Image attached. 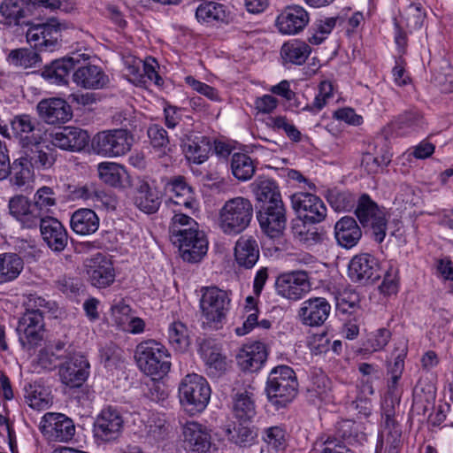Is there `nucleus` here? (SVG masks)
<instances>
[{"label": "nucleus", "instance_id": "f257e3e1", "mask_svg": "<svg viewBox=\"0 0 453 453\" xmlns=\"http://www.w3.org/2000/svg\"><path fill=\"white\" fill-rule=\"evenodd\" d=\"M164 190L168 196L166 205L172 208L174 213L169 227L171 241L184 240V234L198 227L197 222L183 211H192L195 207L193 189L187 184L183 176H175L166 180Z\"/></svg>", "mask_w": 453, "mask_h": 453}, {"label": "nucleus", "instance_id": "f03ea898", "mask_svg": "<svg viewBox=\"0 0 453 453\" xmlns=\"http://www.w3.org/2000/svg\"><path fill=\"white\" fill-rule=\"evenodd\" d=\"M253 204L243 196L226 200L218 214V226L226 235H238L245 231L253 219Z\"/></svg>", "mask_w": 453, "mask_h": 453}, {"label": "nucleus", "instance_id": "7ed1b4c3", "mask_svg": "<svg viewBox=\"0 0 453 453\" xmlns=\"http://www.w3.org/2000/svg\"><path fill=\"white\" fill-rule=\"evenodd\" d=\"M269 402L278 409L286 407L297 395L298 381L295 371L288 365L274 367L266 381Z\"/></svg>", "mask_w": 453, "mask_h": 453}, {"label": "nucleus", "instance_id": "20e7f679", "mask_svg": "<svg viewBox=\"0 0 453 453\" xmlns=\"http://www.w3.org/2000/svg\"><path fill=\"white\" fill-rule=\"evenodd\" d=\"M134 357L139 369L145 374L163 378L171 368L170 355L161 343L148 340L136 347Z\"/></svg>", "mask_w": 453, "mask_h": 453}, {"label": "nucleus", "instance_id": "39448f33", "mask_svg": "<svg viewBox=\"0 0 453 453\" xmlns=\"http://www.w3.org/2000/svg\"><path fill=\"white\" fill-rule=\"evenodd\" d=\"M180 403L190 415L202 412L209 403L211 388L207 380L196 373L186 375L179 385Z\"/></svg>", "mask_w": 453, "mask_h": 453}, {"label": "nucleus", "instance_id": "423d86ee", "mask_svg": "<svg viewBox=\"0 0 453 453\" xmlns=\"http://www.w3.org/2000/svg\"><path fill=\"white\" fill-rule=\"evenodd\" d=\"M355 214L364 227L371 228L374 240L381 243L388 228V219L383 209H380L367 194H363L357 200Z\"/></svg>", "mask_w": 453, "mask_h": 453}, {"label": "nucleus", "instance_id": "0eeeda50", "mask_svg": "<svg viewBox=\"0 0 453 453\" xmlns=\"http://www.w3.org/2000/svg\"><path fill=\"white\" fill-rule=\"evenodd\" d=\"M133 136L126 129H113L96 134L92 140L95 152L105 157L125 155L131 149Z\"/></svg>", "mask_w": 453, "mask_h": 453}, {"label": "nucleus", "instance_id": "6e6552de", "mask_svg": "<svg viewBox=\"0 0 453 453\" xmlns=\"http://www.w3.org/2000/svg\"><path fill=\"white\" fill-rule=\"evenodd\" d=\"M200 309L207 324L215 326L226 318L230 299L226 291L217 287L201 289Z\"/></svg>", "mask_w": 453, "mask_h": 453}, {"label": "nucleus", "instance_id": "1a4fd4ad", "mask_svg": "<svg viewBox=\"0 0 453 453\" xmlns=\"http://www.w3.org/2000/svg\"><path fill=\"white\" fill-rule=\"evenodd\" d=\"M19 342L27 351L39 347L44 337V319L42 311L24 312L16 328Z\"/></svg>", "mask_w": 453, "mask_h": 453}, {"label": "nucleus", "instance_id": "9d476101", "mask_svg": "<svg viewBox=\"0 0 453 453\" xmlns=\"http://www.w3.org/2000/svg\"><path fill=\"white\" fill-rule=\"evenodd\" d=\"M41 433L50 441L66 442L75 434L73 421L62 413L47 412L39 426Z\"/></svg>", "mask_w": 453, "mask_h": 453}, {"label": "nucleus", "instance_id": "9b49d317", "mask_svg": "<svg viewBox=\"0 0 453 453\" xmlns=\"http://www.w3.org/2000/svg\"><path fill=\"white\" fill-rule=\"evenodd\" d=\"M279 296L292 301L303 298L311 290L309 276L304 271H293L280 274L275 280Z\"/></svg>", "mask_w": 453, "mask_h": 453}, {"label": "nucleus", "instance_id": "f8f14e48", "mask_svg": "<svg viewBox=\"0 0 453 453\" xmlns=\"http://www.w3.org/2000/svg\"><path fill=\"white\" fill-rule=\"evenodd\" d=\"M263 232L271 238L280 236L286 228L287 216L283 201L263 204L257 215Z\"/></svg>", "mask_w": 453, "mask_h": 453}, {"label": "nucleus", "instance_id": "ddd939ff", "mask_svg": "<svg viewBox=\"0 0 453 453\" xmlns=\"http://www.w3.org/2000/svg\"><path fill=\"white\" fill-rule=\"evenodd\" d=\"M380 275L378 259L368 253L354 256L349 264V276L354 282L364 285L373 283Z\"/></svg>", "mask_w": 453, "mask_h": 453}, {"label": "nucleus", "instance_id": "4468645a", "mask_svg": "<svg viewBox=\"0 0 453 453\" xmlns=\"http://www.w3.org/2000/svg\"><path fill=\"white\" fill-rule=\"evenodd\" d=\"M291 203L293 209L305 221L311 223H319L326 217V207L322 200L311 193L299 192L291 196Z\"/></svg>", "mask_w": 453, "mask_h": 453}, {"label": "nucleus", "instance_id": "2eb2a0df", "mask_svg": "<svg viewBox=\"0 0 453 453\" xmlns=\"http://www.w3.org/2000/svg\"><path fill=\"white\" fill-rule=\"evenodd\" d=\"M85 272L91 285L98 288L111 286L115 280L111 261L101 253L86 260Z\"/></svg>", "mask_w": 453, "mask_h": 453}, {"label": "nucleus", "instance_id": "dca6fc26", "mask_svg": "<svg viewBox=\"0 0 453 453\" xmlns=\"http://www.w3.org/2000/svg\"><path fill=\"white\" fill-rule=\"evenodd\" d=\"M48 138L52 146L69 151L82 150L90 140L86 130L70 126L49 133Z\"/></svg>", "mask_w": 453, "mask_h": 453}, {"label": "nucleus", "instance_id": "f3484780", "mask_svg": "<svg viewBox=\"0 0 453 453\" xmlns=\"http://www.w3.org/2000/svg\"><path fill=\"white\" fill-rule=\"evenodd\" d=\"M120 412L111 406L103 409L94 424L95 436L104 441H111L119 437L123 428Z\"/></svg>", "mask_w": 453, "mask_h": 453}, {"label": "nucleus", "instance_id": "a211bd4d", "mask_svg": "<svg viewBox=\"0 0 453 453\" xmlns=\"http://www.w3.org/2000/svg\"><path fill=\"white\" fill-rule=\"evenodd\" d=\"M88 362L84 356L78 353H68L65 360L59 365L61 381L70 388L82 385L88 375Z\"/></svg>", "mask_w": 453, "mask_h": 453}, {"label": "nucleus", "instance_id": "6ab92c4d", "mask_svg": "<svg viewBox=\"0 0 453 453\" xmlns=\"http://www.w3.org/2000/svg\"><path fill=\"white\" fill-rule=\"evenodd\" d=\"M22 153L33 168L50 169L57 158V151L50 146H42L35 137L22 139Z\"/></svg>", "mask_w": 453, "mask_h": 453}, {"label": "nucleus", "instance_id": "aec40b11", "mask_svg": "<svg viewBox=\"0 0 453 453\" xmlns=\"http://www.w3.org/2000/svg\"><path fill=\"white\" fill-rule=\"evenodd\" d=\"M9 213L23 228L33 229L38 226L42 215L38 209L28 197L23 195H16L10 198L8 203Z\"/></svg>", "mask_w": 453, "mask_h": 453}, {"label": "nucleus", "instance_id": "412c9836", "mask_svg": "<svg viewBox=\"0 0 453 453\" xmlns=\"http://www.w3.org/2000/svg\"><path fill=\"white\" fill-rule=\"evenodd\" d=\"M184 240L179 242H172L177 246L180 255L184 261L188 263L199 262L207 253L208 242L203 232L196 229L184 234Z\"/></svg>", "mask_w": 453, "mask_h": 453}, {"label": "nucleus", "instance_id": "4be33fe9", "mask_svg": "<svg viewBox=\"0 0 453 453\" xmlns=\"http://www.w3.org/2000/svg\"><path fill=\"white\" fill-rule=\"evenodd\" d=\"M331 305L325 297H311L298 310V319L307 326H320L328 319Z\"/></svg>", "mask_w": 453, "mask_h": 453}, {"label": "nucleus", "instance_id": "5701e85b", "mask_svg": "<svg viewBox=\"0 0 453 453\" xmlns=\"http://www.w3.org/2000/svg\"><path fill=\"white\" fill-rule=\"evenodd\" d=\"M183 446L189 453H207L211 445L210 430L197 422H188L183 426Z\"/></svg>", "mask_w": 453, "mask_h": 453}, {"label": "nucleus", "instance_id": "b1692460", "mask_svg": "<svg viewBox=\"0 0 453 453\" xmlns=\"http://www.w3.org/2000/svg\"><path fill=\"white\" fill-rule=\"evenodd\" d=\"M310 16L307 11L300 5H289L284 8L276 19V27L283 35H294L304 29L308 25Z\"/></svg>", "mask_w": 453, "mask_h": 453}, {"label": "nucleus", "instance_id": "393cba45", "mask_svg": "<svg viewBox=\"0 0 453 453\" xmlns=\"http://www.w3.org/2000/svg\"><path fill=\"white\" fill-rule=\"evenodd\" d=\"M38 226L42 240L50 250L58 252L65 250L68 243V234L58 219L46 216L42 218Z\"/></svg>", "mask_w": 453, "mask_h": 453}, {"label": "nucleus", "instance_id": "a878e982", "mask_svg": "<svg viewBox=\"0 0 453 453\" xmlns=\"http://www.w3.org/2000/svg\"><path fill=\"white\" fill-rule=\"evenodd\" d=\"M39 117L47 124L56 125L71 119L70 105L61 98L43 99L37 104Z\"/></svg>", "mask_w": 453, "mask_h": 453}, {"label": "nucleus", "instance_id": "bb28decb", "mask_svg": "<svg viewBox=\"0 0 453 453\" xmlns=\"http://www.w3.org/2000/svg\"><path fill=\"white\" fill-rule=\"evenodd\" d=\"M73 81L77 86L87 89L103 88L109 81L102 68L95 65L77 67Z\"/></svg>", "mask_w": 453, "mask_h": 453}, {"label": "nucleus", "instance_id": "cd10ccee", "mask_svg": "<svg viewBox=\"0 0 453 453\" xmlns=\"http://www.w3.org/2000/svg\"><path fill=\"white\" fill-rule=\"evenodd\" d=\"M267 353L262 342L245 345L237 354L236 360L240 368L244 372H256L265 362Z\"/></svg>", "mask_w": 453, "mask_h": 453}, {"label": "nucleus", "instance_id": "c85d7f7f", "mask_svg": "<svg viewBox=\"0 0 453 453\" xmlns=\"http://www.w3.org/2000/svg\"><path fill=\"white\" fill-rule=\"evenodd\" d=\"M234 258L240 267L253 268L259 258L257 240L251 235H242L234 246Z\"/></svg>", "mask_w": 453, "mask_h": 453}, {"label": "nucleus", "instance_id": "c756f323", "mask_svg": "<svg viewBox=\"0 0 453 453\" xmlns=\"http://www.w3.org/2000/svg\"><path fill=\"white\" fill-rule=\"evenodd\" d=\"M334 236L340 246L345 249H351L361 239L362 231L354 218L345 216L336 222Z\"/></svg>", "mask_w": 453, "mask_h": 453}, {"label": "nucleus", "instance_id": "7c9ffc66", "mask_svg": "<svg viewBox=\"0 0 453 453\" xmlns=\"http://www.w3.org/2000/svg\"><path fill=\"white\" fill-rule=\"evenodd\" d=\"M0 14L8 26L30 25L26 19L31 15V7L24 0H4L0 4Z\"/></svg>", "mask_w": 453, "mask_h": 453}, {"label": "nucleus", "instance_id": "2f4dec72", "mask_svg": "<svg viewBox=\"0 0 453 453\" xmlns=\"http://www.w3.org/2000/svg\"><path fill=\"white\" fill-rule=\"evenodd\" d=\"M78 63L79 59L73 57L56 59L44 67L42 76L52 83L67 84L69 74Z\"/></svg>", "mask_w": 453, "mask_h": 453}, {"label": "nucleus", "instance_id": "473e14b6", "mask_svg": "<svg viewBox=\"0 0 453 453\" xmlns=\"http://www.w3.org/2000/svg\"><path fill=\"white\" fill-rule=\"evenodd\" d=\"M395 411L392 407L387 408L386 414H382L384 418L383 436L385 437L386 453H399L402 448V431L395 419Z\"/></svg>", "mask_w": 453, "mask_h": 453}, {"label": "nucleus", "instance_id": "72a5a7b5", "mask_svg": "<svg viewBox=\"0 0 453 453\" xmlns=\"http://www.w3.org/2000/svg\"><path fill=\"white\" fill-rule=\"evenodd\" d=\"M227 439L232 443L241 447L248 448L256 443L257 438V431L250 422L243 421L234 422L232 426L226 428Z\"/></svg>", "mask_w": 453, "mask_h": 453}, {"label": "nucleus", "instance_id": "f704fd0d", "mask_svg": "<svg viewBox=\"0 0 453 453\" xmlns=\"http://www.w3.org/2000/svg\"><path fill=\"white\" fill-rule=\"evenodd\" d=\"M202 357L206 365V373L212 378H218L226 371V361L217 346L203 343L201 346Z\"/></svg>", "mask_w": 453, "mask_h": 453}, {"label": "nucleus", "instance_id": "c9c22d12", "mask_svg": "<svg viewBox=\"0 0 453 453\" xmlns=\"http://www.w3.org/2000/svg\"><path fill=\"white\" fill-rule=\"evenodd\" d=\"M183 152L187 159L195 164L203 163L209 157L211 151V142L204 136L195 137L188 136L182 144Z\"/></svg>", "mask_w": 453, "mask_h": 453}, {"label": "nucleus", "instance_id": "e433bc0d", "mask_svg": "<svg viewBox=\"0 0 453 453\" xmlns=\"http://www.w3.org/2000/svg\"><path fill=\"white\" fill-rule=\"evenodd\" d=\"M71 226L76 234L88 235L94 234L98 229L99 218L90 209H80L72 215Z\"/></svg>", "mask_w": 453, "mask_h": 453}, {"label": "nucleus", "instance_id": "4c0bfd02", "mask_svg": "<svg viewBox=\"0 0 453 453\" xmlns=\"http://www.w3.org/2000/svg\"><path fill=\"white\" fill-rule=\"evenodd\" d=\"M134 201L141 211L149 214L156 212L161 204L158 192L146 181H142L136 188Z\"/></svg>", "mask_w": 453, "mask_h": 453}, {"label": "nucleus", "instance_id": "58836bf2", "mask_svg": "<svg viewBox=\"0 0 453 453\" xmlns=\"http://www.w3.org/2000/svg\"><path fill=\"white\" fill-rule=\"evenodd\" d=\"M233 412L237 421L251 422L256 416V405L252 396L247 392L237 393L234 397Z\"/></svg>", "mask_w": 453, "mask_h": 453}, {"label": "nucleus", "instance_id": "ea45409f", "mask_svg": "<svg viewBox=\"0 0 453 453\" xmlns=\"http://www.w3.org/2000/svg\"><path fill=\"white\" fill-rule=\"evenodd\" d=\"M23 269V261L15 253L0 255V284L15 280Z\"/></svg>", "mask_w": 453, "mask_h": 453}, {"label": "nucleus", "instance_id": "a19ab883", "mask_svg": "<svg viewBox=\"0 0 453 453\" xmlns=\"http://www.w3.org/2000/svg\"><path fill=\"white\" fill-rule=\"evenodd\" d=\"M281 58L285 63L303 65L311 54V47L299 41L284 43L280 50Z\"/></svg>", "mask_w": 453, "mask_h": 453}, {"label": "nucleus", "instance_id": "79ce46f5", "mask_svg": "<svg viewBox=\"0 0 453 453\" xmlns=\"http://www.w3.org/2000/svg\"><path fill=\"white\" fill-rule=\"evenodd\" d=\"M198 21L211 23L213 21L227 22L228 13L226 6L216 2H208L200 4L196 11Z\"/></svg>", "mask_w": 453, "mask_h": 453}, {"label": "nucleus", "instance_id": "37998d69", "mask_svg": "<svg viewBox=\"0 0 453 453\" xmlns=\"http://www.w3.org/2000/svg\"><path fill=\"white\" fill-rule=\"evenodd\" d=\"M99 178L105 183L114 188L123 186V180L127 177V172L123 166L116 163L103 162L97 165Z\"/></svg>", "mask_w": 453, "mask_h": 453}, {"label": "nucleus", "instance_id": "c03bdc74", "mask_svg": "<svg viewBox=\"0 0 453 453\" xmlns=\"http://www.w3.org/2000/svg\"><path fill=\"white\" fill-rule=\"evenodd\" d=\"M252 189L257 201L264 204H272L276 200L282 201L279 188L272 180H257L252 183Z\"/></svg>", "mask_w": 453, "mask_h": 453}, {"label": "nucleus", "instance_id": "a18cd8bd", "mask_svg": "<svg viewBox=\"0 0 453 453\" xmlns=\"http://www.w3.org/2000/svg\"><path fill=\"white\" fill-rule=\"evenodd\" d=\"M39 27L42 40L38 44L44 46V50H53L58 45L59 33L64 26L56 18H50L46 22L40 23Z\"/></svg>", "mask_w": 453, "mask_h": 453}, {"label": "nucleus", "instance_id": "49530a36", "mask_svg": "<svg viewBox=\"0 0 453 453\" xmlns=\"http://www.w3.org/2000/svg\"><path fill=\"white\" fill-rule=\"evenodd\" d=\"M7 60L16 67L30 68L40 63L42 58L36 50L33 48H20L11 50Z\"/></svg>", "mask_w": 453, "mask_h": 453}, {"label": "nucleus", "instance_id": "de8ad7c7", "mask_svg": "<svg viewBox=\"0 0 453 453\" xmlns=\"http://www.w3.org/2000/svg\"><path fill=\"white\" fill-rule=\"evenodd\" d=\"M168 340L170 344L178 351H185L189 344V332L187 326L181 321H173L169 325Z\"/></svg>", "mask_w": 453, "mask_h": 453}, {"label": "nucleus", "instance_id": "09e8293b", "mask_svg": "<svg viewBox=\"0 0 453 453\" xmlns=\"http://www.w3.org/2000/svg\"><path fill=\"white\" fill-rule=\"evenodd\" d=\"M231 170L236 179L245 181L254 175L255 165L248 155L234 153L231 158Z\"/></svg>", "mask_w": 453, "mask_h": 453}, {"label": "nucleus", "instance_id": "8fccbe9b", "mask_svg": "<svg viewBox=\"0 0 453 453\" xmlns=\"http://www.w3.org/2000/svg\"><path fill=\"white\" fill-rule=\"evenodd\" d=\"M421 122V115L417 111L410 110L399 115L390 123L388 127L391 128L396 135H403L407 134L410 129L419 126Z\"/></svg>", "mask_w": 453, "mask_h": 453}, {"label": "nucleus", "instance_id": "3c124183", "mask_svg": "<svg viewBox=\"0 0 453 453\" xmlns=\"http://www.w3.org/2000/svg\"><path fill=\"white\" fill-rule=\"evenodd\" d=\"M147 134L158 157L167 156L172 151L170 140L164 127L152 125L148 128Z\"/></svg>", "mask_w": 453, "mask_h": 453}, {"label": "nucleus", "instance_id": "603ef678", "mask_svg": "<svg viewBox=\"0 0 453 453\" xmlns=\"http://www.w3.org/2000/svg\"><path fill=\"white\" fill-rule=\"evenodd\" d=\"M326 199L331 207L336 211H350L356 204L354 195L336 188L327 191Z\"/></svg>", "mask_w": 453, "mask_h": 453}, {"label": "nucleus", "instance_id": "864d4df0", "mask_svg": "<svg viewBox=\"0 0 453 453\" xmlns=\"http://www.w3.org/2000/svg\"><path fill=\"white\" fill-rule=\"evenodd\" d=\"M170 425L161 418H150L146 426V436L153 441L165 440L170 434Z\"/></svg>", "mask_w": 453, "mask_h": 453}, {"label": "nucleus", "instance_id": "5fc2aeb1", "mask_svg": "<svg viewBox=\"0 0 453 453\" xmlns=\"http://www.w3.org/2000/svg\"><path fill=\"white\" fill-rule=\"evenodd\" d=\"M33 203L36 205L42 218H45L48 216L49 208L56 204V197L53 189L46 186L40 188L35 194Z\"/></svg>", "mask_w": 453, "mask_h": 453}, {"label": "nucleus", "instance_id": "6e6d98bb", "mask_svg": "<svg viewBox=\"0 0 453 453\" xmlns=\"http://www.w3.org/2000/svg\"><path fill=\"white\" fill-rule=\"evenodd\" d=\"M263 440L269 447L279 451L287 446V433L281 426H271L265 429Z\"/></svg>", "mask_w": 453, "mask_h": 453}, {"label": "nucleus", "instance_id": "4d7b16f0", "mask_svg": "<svg viewBox=\"0 0 453 453\" xmlns=\"http://www.w3.org/2000/svg\"><path fill=\"white\" fill-rule=\"evenodd\" d=\"M336 21L337 18L334 17L318 20L313 34L308 38L309 42L315 45L322 43L335 27Z\"/></svg>", "mask_w": 453, "mask_h": 453}, {"label": "nucleus", "instance_id": "13d9d810", "mask_svg": "<svg viewBox=\"0 0 453 453\" xmlns=\"http://www.w3.org/2000/svg\"><path fill=\"white\" fill-rule=\"evenodd\" d=\"M12 167V172L13 173V183L19 187L25 185L28 180L31 178V170L32 167L28 160L25 158L24 154L16 159Z\"/></svg>", "mask_w": 453, "mask_h": 453}, {"label": "nucleus", "instance_id": "bf43d9fd", "mask_svg": "<svg viewBox=\"0 0 453 453\" xmlns=\"http://www.w3.org/2000/svg\"><path fill=\"white\" fill-rule=\"evenodd\" d=\"M11 126L15 135L19 137L21 145L22 139L30 137L29 134L35 130V123L32 121V118L27 114L15 116Z\"/></svg>", "mask_w": 453, "mask_h": 453}, {"label": "nucleus", "instance_id": "052dcab7", "mask_svg": "<svg viewBox=\"0 0 453 453\" xmlns=\"http://www.w3.org/2000/svg\"><path fill=\"white\" fill-rule=\"evenodd\" d=\"M403 18L409 28L417 29L423 25L426 12L420 4H411L404 10Z\"/></svg>", "mask_w": 453, "mask_h": 453}, {"label": "nucleus", "instance_id": "680f3d73", "mask_svg": "<svg viewBox=\"0 0 453 453\" xmlns=\"http://www.w3.org/2000/svg\"><path fill=\"white\" fill-rule=\"evenodd\" d=\"M358 303L359 296L356 292L345 290L336 296V309L341 313H352Z\"/></svg>", "mask_w": 453, "mask_h": 453}, {"label": "nucleus", "instance_id": "e2e57ef3", "mask_svg": "<svg viewBox=\"0 0 453 453\" xmlns=\"http://www.w3.org/2000/svg\"><path fill=\"white\" fill-rule=\"evenodd\" d=\"M73 194L76 198L91 200L92 202H104V199L106 197L104 191L97 188L94 183H88L76 188Z\"/></svg>", "mask_w": 453, "mask_h": 453}, {"label": "nucleus", "instance_id": "0e129e2a", "mask_svg": "<svg viewBox=\"0 0 453 453\" xmlns=\"http://www.w3.org/2000/svg\"><path fill=\"white\" fill-rule=\"evenodd\" d=\"M390 376L388 381L387 395L382 403V414H386L387 408L392 407V411H395V403H399L400 390L398 388V381L401 377L395 375Z\"/></svg>", "mask_w": 453, "mask_h": 453}, {"label": "nucleus", "instance_id": "69168bd1", "mask_svg": "<svg viewBox=\"0 0 453 453\" xmlns=\"http://www.w3.org/2000/svg\"><path fill=\"white\" fill-rule=\"evenodd\" d=\"M111 310L114 322L122 329L124 326H127L129 319L132 317L129 304L126 303L123 299H120L111 305Z\"/></svg>", "mask_w": 453, "mask_h": 453}, {"label": "nucleus", "instance_id": "338daca9", "mask_svg": "<svg viewBox=\"0 0 453 453\" xmlns=\"http://www.w3.org/2000/svg\"><path fill=\"white\" fill-rule=\"evenodd\" d=\"M317 447L321 448L319 453H351L341 440L331 436H328L325 441L320 438L315 443V450H318Z\"/></svg>", "mask_w": 453, "mask_h": 453}, {"label": "nucleus", "instance_id": "774afa93", "mask_svg": "<svg viewBox=\"0 0 453 453\" xmlns=\"http://www.w3.org/2000/svg\"><path fill=\"white\" fill-rule=\"evenodd\" d=\"M271 121L273 128L282 129L291 141L295 142L301 141V132L296 127L295 125L290 123L286 117H274L271 119Z\"/></svg>", "mask_w": 453, "mask_h": 453}]
</instances>
